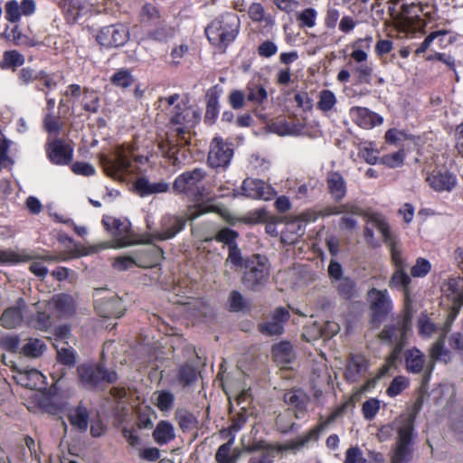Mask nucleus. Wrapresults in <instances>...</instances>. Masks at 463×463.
Segmentation results:
<instances>
[{
  "instance_id": "nucleus-1",
  "label": "nucleus",
  "mask_w": 463,
  "mask_h": 463,
  "mask_svg": "<svg viewBox=\"0 0 463 463\" xmlns=\"http://www.w3.org/2000/svg\"><path fill=\"white\" fill-rule=\"evenodd\" d=\"M171 109L170 128L166 135V140L158 143V149L164 157L168 158L173 165L181 164L177 156L179 147L190 144L192 128L198 123L200 113L175 94L161 99Z\"/></svg>"
},
{
  "instance_id": "nucleus-2",
  "label": "nucleus",
  "mask_w": 463,
  "mask_h": 463,
  "mask_svg": "<svg viewBox=\"0 0 463 463\" xmlns=\"http://www.w3.org/2000/svg\"><path fill=\"white\" fill-rule=\"evenodd\" d=\"M370 222L377 227L383 233L384 242L388 245L391 252L392 261L395 267V271L391 276L388 285L392 288H400L404 296L405 309H410L411 304V279L407 274V263L402 256V249L392 237L387 222L379 215L373 214L369 217Z\"/></svg>"
},
{
  "instance_id": "nucleus-3",
  "label": "nucleus",
  "mask_w": 463,
  "mask_h": 463,
  "mask_svg": "<svg viewBox=\"0 0 463 463\" xmlns=\"http://www.w3.org/2000/svg\"><path fill=\"white\" fill-rule=\"evenodd\" d=\"M133 160L141 161V157L135 155V147L130 145L117 146L109 155H99L106 175L120 182H126L135 173Z\"/></svg>"
},
{
  "instance_id": "nucleus-4",
  "label": "nucleus",
  "mask_w": 463,
  "mask_h": 463,
  "mask_svg": "<svg viewBox=\"0 0 463 463\" xmlns=\"http://www.w3.org/2000/svg\"><path fill=\"white\" fill-rule=\"evenodd\" d=\"M393 424L396 426L397 440L393 449L392 463L409 462L412 458L411 444L414 431L413 417H400Z\"/></svg>"
},
{
  "instance_id": "nucleus-5",
  "label": "nucleus",
  "mask_w": 463,
  "mask_h": 463,
  "mask_svg": "<svg viewBox=\"0 0 463 463\" xmlns=\"http://www.w3.org/2000/svg\"><path fill=\"white\" fill-rule=\"evenodd\" d=\"M93 307L96 314L105 319L120 318L126 312L123 300L106 288L94 289Z\"/></svg>"
},
{
  "instance_id": "nucleus-6",
  "label": "nucleus",
  "mask_w": 463,
  "mask_h": 463,
  "mask_svg": "<svg viewBox=\"0 0 463 463\" xmlns=\"http://www.w3.org/2000/svg\"><path fill=\"white\" fill-rule=\"evenodd\" d=\"M369 306L368 323L372 328H378L392 310V301L387 289L372 288L367 292Z\"/></svg>"
},
{
  "instance_id": "nucleus-7",
  "label": "nucleus",
  "mask_w": 463,
  "mask_h": 463,
  "mask_svg": "<svg viewBox=\"0 0 463 463\" xmlns=\"http://www.w3.org/2000/svg\"><path fill=\"white\" fill-rule=\"evenodd\" d=\"M238 33V24L233 16H222L213 20L205 29L208 40L224 50Z\"/></svg>"
},
{
  "instance_id": "nucleus-8",
  "label": "nucleus",
  "mask_w": 463,
  "mask_h": 463,
  "mask_svg": "<svg viewBox=\"0 0 463 463\" xmlns=\"http://www.w3.org/2000/svg\"><path fill=\"white\" fill-rule=\"evenodd\" d=\"M411 314L410 309H405L403 316L383 327L378 334V338L391 345H401L405 346L407 334L411 330Z\"/></svg>"
},
{
  "instance_id": "nucleus-9",
  "label": "nucleus",
  "mask_w": 463,
  "mask_h": 463,
  "mask_svg": "<svg viewBox=\"0 0 463 463\" xmlns=\"http://www.w3.org/2000/svg\"><path fill=\"white\" fill-rule=\"evenodd\" d=\"M128 39V28L122 24L103 27L96 36L98 43L105 48H118L124 45Z\"/></svg>"
},
{
  "instance_id": "nucleus-10",
  "label": "nucleus",
  "mask_w": 463,
  "mask_h": 463,
  "mask_svg": "<svg viewBox=\"0 0 463 463\" xmlns=\"http://www.w3.org/2000/svg\"><path fill=\"white\" fill-rule=\"evenodd\" d=\"M422 8L419 4H402V9L397 14V26L401 29L416 30L424 25V22L420 19Z\"/></svg>"
},
{
  "instance_id": "nucleus-11",
  "label": "nucleus",
  "mask_w": 463,
  "mask_h": 463,
  "mask_svg": "<svg viewBox=\"0 0 463 463\" xmlns=\"http://www.w3.org/2000/svg\"><path fill=\"white\" fill-rule=\"evenodd\" d=\"M206 173L202 168H194L180 175L173 184V189L178 194H195L199 184L204 179Z\"/></svg>"
},
{
  "instance_id": "nucleus-12",
  "label": "nucleus",
  "mask_w": 463,
  "mask_h": 463,
  "mask_svg": "<svg viewBox=\"0 0 463 463\" xmlns=\"http://www.w3.org/2000/svg\"><path fill=\"white\" fill-rule=\"evenodd\" d=\"M233 151L219 137L213 139L208 154V163L212 167H225L229 165Z\"/></svg>"
},
{
  "instance_id": "nucleus-13",
  "label": "nucleus",
  "mask_w": 463,
  "mask_h": 463,
  "mask_svg": "<svg viewBox=\"0 0 463 463\" xmlns=\"http://www.w3.org/2000/svg\"><path fill=\"white\" fill-rule=\"evenodd\" d=\"M243 195L251 199L269 200L275 195L274 189L260 179L246 178L241 185Z\"/></svg>"
},
{
  "instance_id": "nucleus-14",
  "label": "nucleus",
  "mask_w": 463,
  "mask_h": 463,
  "mask_svg": "<svg viewBox=\"0 0 463 463\" xmlns=\"http://www.w3.org/2000/svg\"><path fill=\"white\" fill-rule=\"evenodd\" d=\"M447 334L439 332V339L432 345L430 349V361L426 365V373L423 375V383L429 382L430 375L434 370L435 364L438 361L448 363L450 360V354L444 348V339Z\"/></svg>"
},
{
  "instance_id": "nucleus-15",
  "label": "nucleus",
  "mask_w": 463,
  "mask_h": 463,
  "mask_svg": "<svg viewBox=\"0 0 463 463\" xmlns=\"http://www.w3.org/2000/svg\"><path fill=\"white\" fill-rule=\"evenodd\" d=\"M289 318V312L283 307H278L274 311L270 321L259 325L260 331L267 335H279L283 333V325Z\"/></svg>"
},
{
  "instance_id": "nucleus-16",
  "label": "nucleus",
  "mask_w": 463,
  "mask_h": 463,
  "mask_svg": "<svg viewBox=\"0 0 463 463\" xmlns=\"http://www.w3.org/2000/svg\"><path fill=\"white\" fill-rule=\"evenodd\" d=\"M326 189L335 202L342 201L347 193V183L339 171H329L326 177Z\"/></svg>"
},
{
  "instance_id": "nucleus-17",
  "label": "nucleus",
  "mask_w": 463,
  "mask_h": 463,
  "mask_svg": "<svg viewBox=\"0 0 463 463\" xmlns=\"http://www.w3.org/2000/svg\"><path fill=\"white\" fill-rule=\"evenodd\" d=\"M352 119L362 128L370 129L383 123V118L366 108L354 107L350 109Z\"/></svg>"
},
{
  "instance_id": "nucleus-18",
  "label": "nucleus",
  "mask_w": 463,
  "mask_h": 463,
  "mask_svg": "<svg viewBox=\"0 0 463 463\" xmlns=\"http://www.w3.org/2000/svg\"><path fill=\"white\" fill-rule=\"evenodd\" d=\"M15 372L13 378L14 381L28 389H37L42 388L44 384L45 377L36 369L30 370H17L14 367Z\"/></svg>"
},
{
  "instance_id": "nucleus-19",
  "label": "nucleus",
  "mask_w": 463,
  "mask_h": 463,
  "mask_svg": "<svg viewBox=\"0 0 463 463\" xmlns=\"http://www.w3.org/2000/svg\"><path fill=\"white\" fill-rule=\"evenodd\" d=\"M26 307L24 299L19 298L15 307L6 308L0 318L4 327L12 329L20 326L23 322V312Z\"/></svg>"
},
{
  "instance_id": "nucleus-20",
  "label": "nucleus",
  "mask_w": 463,
  "mask_h": 463,
  "mask_svg": "<svg viewBox=\"0 0 463 463\" xmlns=\"http://www.w3.org/2000/svg\"><path fill=\"white\" fill-rule=\"evenodd\" d=\"M203 364L198 355L193 361H188L183 367L180 368L177 373V381L184 387L191 386L196 380L199 374V365Z\"/></svg>"
},
{
  "instance_id": "nucleus-21",
  "label": "nucleus",
  "mask_w": 463,
  "mask_h": 463,
  "mask_svg": "<svg viewBox=\"0 0 463 463\" xmlns=\"http://www.w3.org/2000/svg\"><path fill=\"white\" fill-rule=\"evenodd\" d=\"M427 181L436 191H450L456 184L454 175L448 171H433Z\"/></svg>"
},
{
  "instance_id": "nucleus-22",
  "label": "nucleus",
  "mask_w": 463,
  "mask_h": 463,
  "mask_svg": "<svg viewBox=\"0 0 463 463\" xmlns=\"http://www.w3.org/2000/svg\"><path fill=\"white\" fill-rule=\"evenodd\" d=\"M274 362L280 367H287L295 359L292 345L288 341H281L272 347Z\"/></svg>"
},
{
  "instance_id": "nucleus-23",
  "label": "nucleus",
  "mask_w": 463,
  "mask_h": 463,
  "mask_svg": "<svg viewBox=\"0 0 463 463\" xmlns=\"http://www.w3.org/2000/svg\"><path fill=\"white\" fill-rule=\"evenodd\" d=\"M406 370L409 373L418 374L424 371L426 373V361L424 354L417 348L408 349L404 353Z\"/></svg>"
},
{
  "instance_id": "nucleus-24",
  "label": "nucleus",
  "mask_w": 463,
  "mask_h": 463,
  "mask_svg": "<svg viewBox=\"0 0 463 463\" xmlns=\"http://www.w3.org/2000/svg\"><path fill=\"white\" fill-rule=\"evenodd\" d=\"M284 401L296 410L295 416L299 418V413L303 414L306 411L309 398L300 390H290L284 393Z\"/></svg>"
},
{
  "instance_id": "nucleus-25",
  "label": "nucleus",
  "mask_w": 463,
  "mask_h": 463,
  "mask_svg": "<svg viewBox=\"0 0 463 463\" xmlns=\"http://www.w3.org/2000/svg\"><path fill=\"white\" fill-rule=\"evenodd\" d=\"M135 189L140 196H146L165 193L169 189V184L165 182L151 183L146 177H140L135 183Z\"/></svg>"
},
{
  "instance_id": "nucleus-26",
  "label": "nucleus",
  "mask_w": 463,
  "mask_h": 463,
  "mask_svg": "<svg viewBox=\"0 0 463 463\" xmlns=\"http://www.w3.org/2000/svg\"><path fill=\"white\" fill-rule=\"evenodd\" d=\"M114 231L113 236L117 238V240L113 242L111 247L113 248H124L131 245V241L129 240V232L130 225L127 222H120L118 220L113 221Z\"/></svg>"
},
{
  "instance_id": "nucleus-27",
  "label": "nucleus",
  "mask_w": 463,
  "mask_h": 463,
  "mask_svg": "<svg viewBox=\"0 0 463 463\" xmlns=\"http://www.w3.org/2000/svg\"><path fill=\"white\" fill-rule=\"evenodd\" d=\"M366 360L360 355H352L348 361L345 370V378L351 382H356L359 376L366 370Z\"/></svg>"
},
{
  "instance_id": "nucleus-28",
  "label": "nucleus",
  "mask_w": 463,
  "mask_h": 463,
  "mask_svg": "<svg viewBox=\"0 0 463 463\" xmlns=\"http://www.w3.org/2000/svg\"><path fill=\"white\" fill-rule=\"evenodd\" d=\"M52 304L61 316H71L74 314L77 307L75 299L67 294L53 296Z\"/></svg>"
},
{
  "instance_id": "nucleus-29",
  "label": "nucleus",
  "mask_w": 463,
  "mask_h": 463,
  "mask_svg": "<svg viewBox=\"0 0 463 463\" xmlns=\"http://www.w3.org/2000/svg\"><path fill=\"white\" fill-rule=\"evenodd\" d=\"M175 437V428L167 420H160L153 431V438L158 445H164Z\"/></svg>"
},
{
  "instance_id": "nucleus-30",
  "label": "nucleus",
  "mask_w": 463,
  "mask_h": 463,
  "mask_svg": "<svg viewBox=\"0 0 463 463\" xmlns=\"http://www.w3.org/2000/svg\"><path fill=\"white\" fill-rule=\"evenodd\" d=\"M319 430L317 428L311 429L307 433H305L301 437L294 440H289L279 447V450H290L293 452L299 451L303 449L310 440L316 439L318 436Z\"/></svg>"
},
{
  "instance_id": "nucleus-31",
  "label": "nucleus",
  "mask_w": 463,
  "mask_h": 463,
  "mask_svg": "<svg viewBox=\"0 0 463 463\" xmlns=\"http://www.w3.org/2000/svg\"><path fill=\"white\" fill-rule=\"evenodd\" d=\"M163 254L164 252L161 248L156 245L150 246L139 256L137 265L143 268L156 266L163 258Z\"/></svg>"
},
{
  "instance_id": "nucleus-32",
  "label": "nucleus",
  "mask_w": 463,
  "mask_h": 463,
  "mask_svg": "<svg viewBox=\"0 0 463 463\" xmlns=\"http://www.w3.org/2000/svg\"><path fill=\"white\" fill-rule=\"evenodd\" d=\"M62 3L67 20L70 23H77L85 12L86 0H62Z\"/></svg>"
},
{
  "instance_id": "nucleus-33",
  "label": "nucleus",
  "mask_w": 463,
  "mask_h": 463,
  "mask_svg": "<svg viewBox=\"0 0 463 463\" xmlns=\"http://www.w3.org/2000/svg\"><path fill=\"white\" fill-rule=\"evenodd\" d=\"M49 157L55 164H67L71 159V150L61 142H54L49 149Z\"/></svg>"
},
{
  "instance_id": "nucleus-34",
  "label": "nucleus",
  "mask_w": 463,
  "mask_h": 463,
  "mask_svg": "<svg viewBox=\"0 0 463 463\" xmlns=\"http://www.w3.org/2000/svg\"><path fill=\"white\" fill-rule=\"evenodd\" d=\"M233 438L230 439L229 441L221 445L215 454V459L217 463H236L240 452L235 449L232 452V446L233 444Z\"/></svg>"
},
{
  "instance_id": "nucleus-35",
  "label": "nucleus",
  "mask_w": 463,
  "mask_h": 463,
  "mask_svg": "<svg viewBox=\"0 0 463 463\" xmlns=\"http://www.w3.org/2000/svg\"><path fill=\"white\" fill-rule=\"evenodd\" d=\"M152 401L159 411L165 412L174 408L175 396L169 391H156L152 395Z\"/></svg>"
},
{
  "instance_id": "nucleus-36",
  "label": "nucleus",
  "mask_w": 463,
  "mask_h": 463,
  "mask_svg": "<svg viewBox=\"0 0 463 463\" xmlns=\"http://www.w3.org/2000/svg\"><path fill=\"white\" fill-rule=\"evenodd\" d=\"M223 385L226 387V392L229 394L230 399L233 397L239 405H243L242 409H245V403H249L250 397L249 393V390L244 388H241L240 386H235L233 383L226 379L223 383Z\"/></svg>"
},
{
  "instance_id": "nucleus-37",
  "label": "nucleus",
  "mask_w": 463,
  "mask_h": 463,
  "mask_svg": "<svg viewBox=\"0 0 463 463\" xmlns=\"http://www.w3.org/2000/svg\"><path fill=\"white\" fill-rule=\"evenodd\" d=\"M249 17L256 23H264L265 25H273V20L266 14L264 6L260 3H252L248 10Z\"/></svg>"
},
{
  "instance_id": "nucleus-38",
  "label": "nucleus",
  "mask_w": 463,
  "mask_h": 463,
  "mask_svg": "<svg viewBox=\"0 0 463 463\" xmlns=\"http://www.w3.org/2000/svg\"><path fill=\"white\" fill-rule=\"evenodd\" d=\"M68 417L72 426L80 430L87 428V409L82 404L71 409Z\"/></svg>"
},
{
  "instance_id": "nucleus-39",
  "label": "nucleus",
  "mask_w": 463,
  "mask_h": 463,
  "mask_svg": "<svg viewBox=\"0 0 463 463\" xmlns=\"http://www.w3.org/2000/svg\"><path fill=\"white\" fill-rule=\"evenodd\" d=\"M46 346L43 342L37 338H30L22 347L21 353L27 357L37 358L41 356Z\"/></svg>"
},
{
  "instance_id": "nucleus-40",
  "label": "nucleus",
  "mask_w": 463,
  "mask_h": 463,
  "mask_svg": "<svg viewBox=\"0 0 463 463\" xmlns=\"http://www.w3.org/2000/svg\"><path fill=\"white\" fill-rule=\"evenodd\" d=\"M141 21L149 25H158L161 23L159 10L151 4H146L140 11Z\"/></svg>"
},
{
  "instance_id": "nucleus-41",
  "label": "nucleus",
  "mask_w": 463,
  "mask_h": 463,
  "mask_svg": "<svg viewBox=\"0 0 463 463\" xmlns=\"http://www.w3.org/2000/svg\"><path fill=\"white\" fill-rule=\"evenodd\" d=\"M268 98V92L263 85L250 83L247 86V99L260 105Z\"/></svg>"
},
{
  "instance_id": "nucleus-42",
  "label": "nucleus",
  "mask_w": 463,
  "mask_h": 463,
  "mask_svg": "<svg viewBox=\"0 0 463 463\" xmlns=\"http://www.w3.org/2000/svg\"><path fill=\"white\" fill-rule=\"evenodd\" d=\"M263 279V270L260 268L253 267L249 271L245 272L242 282L250 289L257 290Z\"/></svg>"
},
{
  "instance_id": "nucleus-43",
  "label": "nucleus",
  "mask_w": 463,
  "mask_h": 463,
  "mask_svg": "<svg viewBox=\"0 0 463 463\" xmlns=\"http://www.w3.org/2000/svg\"><path fill=\"white\" fill-rule=\"evenodd\" d=\"M118 379V375L114 371H109L104 369L101 366H98L91 373L89 372V384L96 383L99 381H104L107 383H114Z\"/></svg>"
},
{
  "instance_id": "nucleus-44",
  "label": "nucleus",
  "mask_w": 463,
  "mask_h": 463,
  "mask_svg": "<svg viewBox=\"0 0 463 463\" xmlns=\"http://www.w3.org/2000/svg\"><path fill=\"white\" fill-rule=\"evenodd\" d=\"M34 256L26 252L0 250V263H18L33 260Z\"/></svg>"
},
{
  "instance_id": "nucleus-45",
  "label": "nucleus",
  "mask_w": 463,
  "mask_h": 463,
  "mask_svg": "<svg viewBox=\"0 0 463 463\" xmlns=\"http://www.w3.org/2000/svg\"><path fill=\"white\" fill-rule=\"evenodd\" d=\"M175 418L177 420L180 429L184 431H188L196 427V419L190 411L181 409L175 411Z\"/></svg>"
},
{
  "instance_id": "nucleus-46",
  "label": "nucleus",
  "mask_w": 463,
  "mask_h": 463,
  "mask_svg": "<svg viewBox=\"0 0 463 463\" xmlns=\"http://www.w3.org/2000/svg\"><path fill=\"white\" fill-rule=\"evenodd\" d=\"M333 285L336 288L339 295L345 299H350L354 295L355 284L347 277L335 280Z\"/></svg>"
},
{
  "instance_id": "nucleus-47",
  "label": "nucleus",
  "mask_w": 463,
  "mask_h": 463,
  "mask_svg": "<svg viewBox=\"0 0 463 463\" xmlns=\"http://www.w3.org/2000/svg\"><path fill=\"white\" fill-rule=\"evenodd\" d=\"M156 26V29L151 30L148 33V37L153 40L165 42L171 38L175 33L174 28L165 24L164 20H161V23Z\"/></svg>"
},
{
  "instance_id": "nucleus-48",
  "label": "nucleus",
  "mask_w": 463,
  "mask_h": 463,
  "mask_svg": "<svg viewBox=\"0 0 463 463\" xmlns=\"http://www.w3.org/2000/svg\"><path fill=\"white\" fill-rule=\"evenodd\" d=\"M312 329H317V335L329 339L340 331V326L335 321H326L324 324H316Z\"/></svg>"
},
{
  "instance_id": "nucleus-49",
  "label": "nucleus",
  "mask_w": 463,
  "mask_h": 463,
  "mask_svg": "<svg viewBox=\"0 0 463 463\" xmlns=\"http://www.w3.org/2000/svg\"><path fill=\"white\" fill-rule=\"evenodd\" d=\"M442 291L444 292H451L455 295L454 299L458 301L459 297H463V278L455 277L450 278L442 285Z\"/></svg>"
},
{
  "instance_id": "nucleus-50",
  "label": "nucleus",
  "mask_w": 463,
  "mask_h": 463,
  "mask_svg": "<svg viewBox=\"0 0 463 463\" xmlns=\"http://www.w3.org/2000/svg\"><path fill=\"white\" fill-rule=\"evenodd\" d=\"M135 81L131 72L127 69H121L118 71L112 77L111 82L120 88H128L131 86Z\"/></svg>"
},
{
  "instance_id": "nucleus-51",
  "label": "nucleus",
  "mask_w": 463,
  "mask_h": 463,
  "mask_svg": "<svg viewBox=\"0 0 463 463\" xmlns=\"http://www.w3.org/2000/svg\"><path fill=\"white\" fill-rule=\"evenodd\" d=\"M336 103V98L335 94L328 90H324L319 94V100L317 102V108L323 111L327 112L333 109Z\"/></svg>"
},
{
  "instance_id": "nucleus-52",
  "label": "nucleus",
  "mask_w": 463,
  "mask_h": 463,
  "mask_svg": "<svg viewBox=\"0 0 463 463\" xmlns=\"http://www.w3.org/2000/svg\"><path fill=\"white\" fill-rule=\"evenodd\" d=\"M317 11L313 8H306L297 15V20L301 28H312L316 25Z\"/></svg>"
},
{
  "instance_id": "nucleus-53",
  "label": "nucleus",
  "mask_w": 463,
  "mask_h": 463,
  "mask_svg": "<svg viewBox=\"0 0 463 463\" xmlns=\"http://www.w3.org/2000/svg\"><path fill=\"white\" fill-rule=\"evenodd\" d=\"M3 69L19 67L24 63V57L17 51H6L4 52Z\"/></svg>"
},
{
  "instance_id": "nucleus-54",
  "label": "nucleus",
  "mask_w": 463,
  "mask_h": 463,
  "mask_svg": "<svg viewBox=\"0 0 463 463\" xmlns=\"http://www.w3.org/2000/svg\"><path fill=\"white\" fill-rule=\"evenodd\" d=\"M185 218L175 217L170 227L165 229L159 235L160 240H168L175 236L185 225Z\"/></svg>"
},
{
  "instance_id": "nucleus-55",
  "label": "nucleus",
  "mask_w": 463,
  "mask_h": 463,
  "mask_svg": "<svg viewBox=\"0 0 463 463\" xmlns=\"http://www.w3.org/2000/svg\"><path fill=\"white\" fill-rule=\"evenodd\" d=\"M409 385L408 379L404 376H396L390 383L386 390V393L390 397L399 395Z\"/></svg>"
},
{
  "instance_id": "nucleus-56",
  "label": "nucleus",
  "mask_w": 463,
  "mask_h": 463,
  "mask_svg": "<svg viewBox=\"0 0 463 463\" xmlns=\"http://www.w3.org/2000/svg\"><path fill=\"white\" fill-rule=\"evenodd\" d=\"M110 395L118 401V405L116 408L117 415L121 420V417L123 415V411L126 410L125 405L121 404V401L124 399H127L128 396V391L124 387L115 386L110 389Z\"/></svg>"
},
{
  "instance_id": "nucleus-57",
  "label": "nucleus",
  "mask_w": 463,
  "mask_h": 463,
  "mask_svg": "<svg viewBox=\"0 0 463 463\" xmlns=\"http://www.w3.org/2000/svg\"><path fill=\"white\" fill-rule=\"evenodd\" d=\"M229 309L232 312H239L246 307V300L237 290H232L228 298Z\"/></svg>"
},
{
  "instance_id": "nucleus-58",
  "label": "nucleus",
  "mask_w": 463,
  "mask_h": 463,
  "mask_svg": "<svg viewBox=\"0 0 463 463\" xmlns=\"http://www.w3.org/2000/svg\"><path fill=\"white\" fill-rule=\"evenodd\" d=\"M431 269L429 260L424 258H418L415 264L411 269V275L414 278L425 277Z\"/></svg>"
},
{
  "instance_id": "nucleus-59",
  "label": "nucleus",
  "mask_w": 463,
  "mask_h": 463,
  "mask_svg": "<svg viewBox=\"0 0 463 463\" xmlns=\"http://www.w3.org/2000/svg\"><path fill=\"white\" fill-rule=\"evenodd\" d=\"M21 5L16 0L8 1L5 5V18L11 23H16L21 19Z\"/></svg>"
},
{
  "instance_id": "nucleus-60",
  "label": "nucleus",
  "mask_w": 463,
  "mask_h": 463,
  "mask_svg": "<svg viewBox=\"0 0 463 463\" xmlns=\"http://www.w3.org/2000/svg\"><path fill=\"white\" fill-rule=\"evenodd\" d=\"M463 306V297H459L458 301L453 300V306L451 310L449 311L447 321L445 322L442 328H440L441 332L444 334H448L450 330L451 324L458 315L459 309Z\"/></svg>"
},
{
  "instance_id": "nucleus-61",
  "label": "nucleus",
  "mask_w": 463,
  "mask_h": 463,
  "mask_svg": "<svg viewBox=\"0 0 463 463\" xmlns=\"http://www.w3.org/2000/svg\"><path fill=\"white\" fill-rule=\"evenodd\" d=\"M418 324L420 333L424 336L430 337L439 331L441 332V330L439 329V327L427 316L420 317Z\"/></svg>"
},
{
  "instance_id": "nucleus-62",
  "label": "nucleus",
  "mask_w": 463,
  "mask_h": 463,
  "mask_svg": "<svg viewBox=\"0 0 463 463\" xmlns=\"http://www.w3.org/2000/svg\"><path fill=\"white\" fill-rule=\"evenodd\" d=\"M403 347L404 346H402L401 345H392L391 354L388 355L385 364L381 368V374H385L392 367L396 364Z\"/></svg>"
},
{
  "instance_id": "nucleus-63",
  "label": "nucleus",
  "mask_w": 463,
  "mask_h": 463,
  "mask_svg": "<svg viewBox=\"0 0 463 463\" xmlns=\"http://www.w3.org/2000/svg\"><path fill=\"white\" fill-rule=\"evenodd\" d=\"M237 237L238 233L235 231L230 228H222L217 232L214 239L219 242L228 244V247L230 248L231 244H236L234 241Z\"/></svg>"
},
{
  "instance_id": "nucleus-64",
  "label": "nucleus",
  "mask_w": 463,
  "mask_h": 463,
  "mask_svg": "<svg viewBox=\"0 0 463 463\" xmlns=\"http://www.w3.org/2000/svg\"><path fill=\"white\" fill-rule=\"evenodd\" d=\"M380 409V402L377 399H369L363 404V413L366 420H372Z\"/></svg>"
}]
</instances>
